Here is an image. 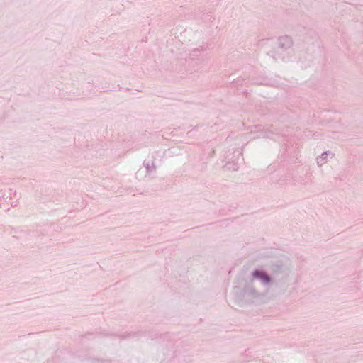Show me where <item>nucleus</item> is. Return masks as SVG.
<instances>
[{
  "label": "nucleus",
  "instance_id": "nucleus-1",
  "mask_svg": "<svg viewBox=\"0 0 363 363\" xmlns=\"http://www.w3.org/2000/svg\"><path fill=\"white\" fill-rule=\"evenodd\" d=\"M253 274H254V277H260L261 279H262L266 282H269V278L267 275L262 274V272L256 271V272H254Z\"/></svg>",
  "mask_w": 363,
  "mask_h": 363
}]
</instances>
